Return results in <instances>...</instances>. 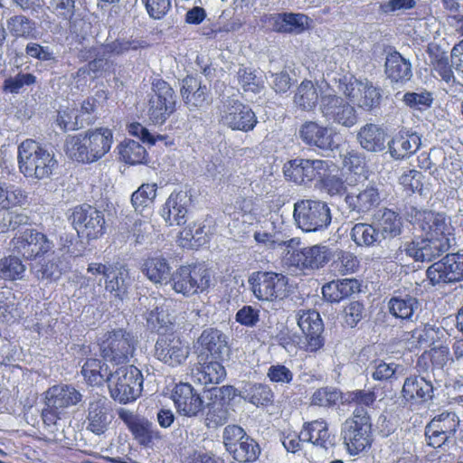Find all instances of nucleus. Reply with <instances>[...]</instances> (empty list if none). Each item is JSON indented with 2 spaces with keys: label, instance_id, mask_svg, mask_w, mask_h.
<instances>
[{
  "label": "nucleus",
  "instance_id": "15",
  "mask_svg": "<svg viewBox=\"0 0 463 463\" xmlns=\"http://www.w3.org/2000/svg\"><path fill=\"white\" fill-rule=\"evenodd\" d=\"M190 351L189 344L174 331L159 334L155 345L156 359L171 367L184 364Z\"/></svg>",
  "mask_w": 463,
  "mask_h": 463
},
{
  "label": "nucleus",
  "instance_id": "31",
  "mask_svg": "<svg viewBox=\"0 0 463 463\" xmlns=\"http://www.w3.org/2000/svg\"><path fill=\"white\" fill-rule=\"evenodd\" d=\"M197 345L198 357L221 358L227 345L226 335L217 328H205L198 337Z\"/></svg>",
  "mask_w": 463,
  "mask_h": 463
},
{
  "label": "nucleus",
  "instance_id": "64",
  "mask_svg": "<svg viewBox=\"0 0 463 463\" xmlns=\"http://www.w3.org/2000/svg\"><path fill=\"white\" fill-rule=\"evenodd\" d=\"M398 366L395 363L376 359L373 362L372 378L377 382H391L395 379Z\"/></svg>",
  "mask_w": 463,
  "mask_h": 463
},
{
  "label": "nucleus",
  "instance_id": "47",
  "mask_svg": "<svg viewBox=\"0 0 463 463\" xmlns=\"http://www.w3.org/2000/svg\"><path fill=\"white\" fill-rule=\"evenodd\" d=\"M6 25L10 34L14 38L36 39L38 37L35 22L25 15L17 14L10 17Z\"/></svg>",
  "mask_w": 463,
  "mask_h": 463
},
{
  "label": "nucleus",
  "instance_id": "57",
  "mask_svg": "<svg viewBox=\"0 0 463 463\" xmlns=\"http://www.w3.org/2000/svg\"><path fill=\"white\" fill-rule=\"evenodd\" d=\"M426 276L430 284L432 286L454 282L450 277L449 269L447 261L445 260V256L441 260L432 263L427 269Z\"/></svg>",
  "mask_w": 463,
  "mask_h": 463
},
{
  "label": "nucleus",
  "instance_id": "33",
  "mask_svg": "<svg viewBox=\"0 0 463 463\" xmlns=\"http://www.w3.org/2000/svg\"><path fill=\"white\" fill-rule=\"evenodd\" d=\"M420 144L421 139L417 133L400 130L388 143L389 152L394 159H403L413 155Z\"/></svg>",
  "mask_w": 463,
  "mask_h": 463
},
{
  "label": "nucleus",
  "instance_id": "22",
  "mask_svg": "<svg viewBox=\"0 0 463 463\" xmlns=\"http://www.w3.org/2000/svg\"><path fill=\"white\" fill-rule=\"evenodd\" d=\"M320 109L327 121L345 128H351L357 122L355 109L343 98L335 94L321 96Z\"/></svg>",
  "mask_w": 463,
  "mask_h": 463
},
{
  "label": "nucleus",
  "instance_id": "2",
  "mask_svg": "<svg viewBox=\"0 0 463 463\" xmlns=\"http://www.w3.org/2000/svg\"><path fill=\"white\" fill-rule=\"evenodd\" d=\"M113 144V132L109 128L99 127L83 134L67 137L64 150L73 161L90 164L108 154Z\"/></svg>",
  "mask_w": 463,
  "mask_h": 463
},
{
  "label": "nucleus",
  "instance_id": "8",
  "mask_svg": "<svg viewBox=\"0 0 463 463\" xmlns=\"http://www.w3.org/2000/svg\"><path fill=\"white\" fill-rule=\"evenodd\" d=\"M256 298L260 301L275 302L288 296L289 284L287 276L274 271H254L248 279Z\"/></svg>",
  "mask_w": 463,
  "mask_h": 463
},
{
  "label": "nucleus",
  "instance_id": "17",
  "mask_svg": "<svg viewBox=\"0 0 463 463\" xmlns=\"http://www.w3.org/2000/svg\"><path fill=\"white\" fill-rule=\"evenodd\" d=\"M260 23L269 32L301 34L310 27L311 19L300 13H274L263 14Z\"/></svg>",
  "mask_w": 463,
  "mask_h": 463
},
{
  "label": "nucleus",
  "instance_id": "43",
  "mask_svg": "<svg viewBox=\"0 0 463 463\" xmlns=\"http://www.w3.org/2000/svg\"><path fill=\"white\" fill-rule=\"evenodd\" d=\"M170 269L167 260L162 256L147 257L141 266L143 274L156 284L170 279Z\"/></svg>",
  "mask_w": 463,
  "mask_h": 463
},
{
  "label": "nucleus",
  "instance_id": "18",
  "mask_svg": "<svg viewBox=\"0 0 463 463\" xmlns=\"http://www.w3.org/2000/svg\"><path fill=\"white\" fill-rule=\"evenodd\" d=\"M459 422L458 415L452 411L435 416L425 427L427 444L434 449L440 448L455 437Z\"/></svg>",
  "mask_w": 463,
  "mask_h": 463
},
{
  "label": "nucleus",
  "instance_id": "13",
  "mask_svg": "<svg viewBox=\"0 0 463 463\" xmlns=\"http://www.w3.org/2000/svg\"><path fill=\"white\" fill-rule=\"evenodd\" d=\"M236 389L223 385L211 392L208 402L203 408V423L208 429H217L230 419V402L235 397Z\"/></svg>",
  "mask_w": 463,
  "mask_h": 463
},
{
  "label": "nucleus",
  "instance_id": "3",
  "mask_svg": "<svg viewBox=\"0 0 463 463\" xmlns=\"http://www.w3.org/2000/svg\"><path fill=\"white\" fill-rule=\"evenodd\" d=\"M341 439L349 456H358L371 449L374 441L373 421L365 408L356 407L344 421Z\"/></svg>",
  "mask_w": 463,
  "mask_h": 463
},
{
  "label": "nucleus",
  "instance_id": "19",
  "mask_svg": "<svg viewBox=\"0 0 463 463\" xmlns=\"http://www.w3.org/2000/svg\"><path fill=\"white\" fill-rule=\"evenodd\" d=\"M411 216L413 219V222L428 237L439 240H450V237L453 235L454 228L444 213L413 208Z\"/></svg>",
  "mask_w": 463,
  "mask_h": 463
},
{
  "label": "nucleus",
  "instance_id": "27",
  "mask_svg": "<svg viewBox=\"0 0 463 463\" xmlns=\"http://www.w3.org/2000/svg\"><path fill=\"white\" fill-rule=\"evenodd\" d=\"M299 137L305 145L324 151L333 150L336 146L332 129L317 121L304 122L299 128Z\"/></svg>",
  "mask_w": 463,
  "mask_h": 463
},
{
  "label": "nucleus",
  "instance_id": "5",
  "mask_svg": "<svg viewBox=\"0 0 463 463\" xmlns=\"http://www.w3.org/2000/svg\"><path fill=\"white\" fill-rule=\"evenodd\" d=\"M213 274L205 262H192L179 266L170 276L172 289L184 298L207 294Z\"/></svg>",
  "mask_w": 463,
  "mask_h": 463
},
{
  "label": "nucleus",
  "instance_id": "1",
  "mask_svg": "<svg viewBox=\"0 0 463 463\" xmlns=\"http://www.w3.org/2000/svg\"><path fill=\"white\" fill-rule=\"evenodd\" d=\"M288 260L289 265L301 269H315L328 264L329 271L335 277L354 274L361 267L360 259L355 253L339 248L333 250L322 245L295 250L289 253Z\"/></svg>",
  "mask_w": 463,
  "mask_h": 463
},
{
  "label": "nucleus",
  "instance_id": "16",
  "mask_svg": "<svg viewBox=\"0 0 463 463\" xmlns=\"http://www.w3.org/2000/svg\"><path fill=\"white\" fill-rule=\"evenodd\" d=\"M330 166L329 160L297 157L284 164L283 174L288 181L307 184L317 182L320 175H325Z\"/></svg>",
  "mask_w": 463,
  "mask_h": 463
},
{
  "label": "nucleus",
  "instance_id": "30",
  "mask_svg": "<svg viewBox=\"0 0 463 463\" xmlns=\"http://www.w3.org/2000/svg\"><path fill=\"white\" fill-rule=\"evenodd\" d=\"M43 400L52 407L63 411L78 405L82 394L71 384L58 383L49 387L43 393Z\"/></svg>",
  "mask_w": 463,
  "mask_h": 463
},
{
  "label": "nucleus",
  "instance_id": "39",
  "mask_svg": "<svg viewBox=\"0 0 463 463\" xmlns=\"http://www.w3.org/2000/svg\"><path fill=\"white\" fill-rule=\"evenodd\" d=\"M184 196L182 192H173L166 199L161 210V216L168 225L181 226L185 223L187 208L183 202Z\"/></svg>",
  "mask_w": 463,
  "mask_h": 463
},
{
  "label": "nucleus",
  "instance_id": "44",
  "mask_svg": "<svg viewBox=\"0 0 463 463\" xmlns=\"http://www.w3.org/2000/svg\"><path fill=\"white\" fill-rule=\"evenodd\" d=\"M450 359L449 348L447 345L434 346L425 351L417 360V367L422 371L442 368Z\"/></svg>",
  "mask_w": 463,
  "mask_h": 463
},
{
  "label": "nucleus",
  "instance_id": "45",
  "mask_svg": "<svg viewBox=\"0 0 463 463\" xmlns=\"http://www.w3.org/2000/svg\"><path fill=\"white\" fill-rule=\"evenodd\" d=\"M27 194L21 187L0 182V210L22 207L27 202Z\"/></svg>",
  "mask_w": 463,
  "mask_h": 463
},
{
  "label": "nucleus",
  "instance_id": "14",
  "mask_svg": "<svg viewBox=\"0 0 463 463\" xmlns=\"http://www.w3.org/2000/svg\"><path fill=\"white\" fill-rule=\"evenodd\" d=\"M87 271L93 276L102 275L105 279V289L116 298L122 300L128 295L130 276L125 264L116 262L106 265L91 262L88 265Z\"/></svg>",
  "mask_w": 463,
  "mask_h": 463
},
{
  "label": "nucleus",
  "instance_id": "55",
  "mask_svg": "<svg viewBox=\"0 0 463 463\" xmlns=\"http://www.w3.org/2000/svg\"><path fill=\"white\" fill-rule=\"evenodd\" d=\"M260 454V448L259 443L248 436L237 446L236 451L232 456L239 463H250L256 461Z\"/></svg>",
  "mask_w": 463,
  "mask_h": 463
},
{
  "label": "nucleus",
  "instance_id": "63",
  "mask_svg": "<svg viewBox=\"0 0 463 463\" xmlns=\"http://www.w3.org/2000/svg\"><path fill=\"white\" fill-rule=\"evenodd\" d=\"M381 101L379 90L369 83H362L356 104L365 109L377 107Z\"/></svg>",
  "mask_w": 463,
  "mask_h": 463
},
{
  "label": "nucleus",
  "instance_id": "50",
  "mask_svg": "<svg viewBox=\"0 0 463 463\" xmlns=\"http://www.w3.org/2000/svg\"><path fill=\"white\" fill-rule=\"evenodd\" d=\"M390 313L396 318L409 320L418 308L419 301L416 298L406 295L405 297H392L389 300Z\"/></svg>",
  "mask_w": 463,
  "mask_h": 463
},
{
  "label": "nucleus",
  "instance_id": "41",
  "mask_svg": "<svg viewBox=\"0 0 463 463\" xmlns=\"http://www.w3.org/2000/svg\"><path fill=\"white\" fill-rule=\"evenodd\" d=\"M358 141L363 148L371 152H380L385 148L386 133L375 124H366L357 134Z\"/></svg>",
  "mask_w": 463,
  "mask_h": 463
},
{
  "label": "nucleus",
  "instance_id": "59",
  "mask_svg": "<svg viewBox=\"0 0 463 463\" xmlns=\"http://www.w3.org/2000/svg\"><path fill=\"white\" fill-rule=\"evenodd\" d=\"M75 108L66 107L57 111L56 124L62 131L77 130L83 127Z\"/></svg>",
  "mask_w": 463,
  "mask_h": 463
},
{
  "label": "nucleus",
  "instance_id": "46",
  "mask_svg": "<svg viewBox=\"0 0 463 463\" xmlns=\"http://www.w3.org/2000/svg\"><path fill=\"white\" fill-rule=\"evenodd\" d=\"M330 164L332 166L326 171L325 175H320L317 183L331 196L344 195L347 190L345 181L337 174L338 166L332 161Z\"/></svg>",
  "mask_w": 463,
  "mask_h": 463
},
{
  "label": "nucleus",
  "instance_id": "60",
  "mask_svg": "<svg viewBox=\"0 0 463 463\" xmlns=\"http://www.w3.org/2000/svg\"><path fill=\"white\" fill-rule=\"evenodd\" d=\"M37 81L33 73L18 72L15 76L6 78L3 82V90L6 93L17 94L25 86H32Z\"/></svg>",
  "mask_w": 463,
  "mask_h": 463
},
{
  "label": "nucleus",
  "instance_id": "9",
  "mask_svg": "<svg viewBox=\"0 0 463 463\" xmlns=\"http://www.w3.org/2000/svg\"><path fill=\"white\" fill-rule=\"evenodd\" d=\"M68 219L78 236L89 241L98 240L106 232L104 213L89 203L74 206Z\"/></svg>",
  "mask_w": 463,
  "mask_h": 463
},
{
  "label": "nucleus",
  "instance_id": "56",
  "mask_svg": "<svg viewBox=\"0 0 463 463\" xmlns=\"http://www.w3.org/2000/svg\"><path fill=\"white\" fill-rule=\"evenodd\" d=\"M29 224L30 217L26 213L0 210V233L15 231Z\"/></svg>",
  "mask_w": 463,
  "mask_h": 463
},
{
  "label": "nucleus",
  "instance_id": "28",
  "mask_svg": "<svg viewBox=\"0 0 463 463\" xmlns=\"http://www.w3.org/2000/svg\"><path fill=\"white\" fill-rule=\"evenodd\" d=\"M401 393L411 405H423L432 400L434 387L430 381L414 374L405 378Z\"/></svg>",
  "mask_w": 463,
  "mask_h": 463
},
{
  "label": "nucleus",
  "instance_id": "42",
  "mask_svg": "<svg viewBox=\"0 0 463 463\" xmlns=\"http://www.w3.org/2000/svg\"><path fill=\"white\" fill-rule=\"evenodd\" d=\"M320 90L312 80H304L297 88L294 103L302 110H313L318 104Z\"/></svg>",
  "mask_w": 463,
  "mask_h": 463
},
{
  "label": "nucleus",
  "instance_id": "7",
  "mask_svg": "<svg viewBox=\"0 0 463 463\" xmlns=\"http://www.w3.org/2000/svg\"><path fill=\"white\" fill-rule=\"evenodd\" d=\"M108 386L110 397L120 404H128L139 398L143 391L144 377L135 365L118 367Z\"/></svg>",
  "mask_w": 463,
  "mask_h": 463
},
{
  "label": "nucleus",
  "instance_id": "25",
  "mask_svg": "<svg viewBox=\"0 0 463 463\" xmlns=\"http://www.w3.org/2000/svg\"><path fill=\"white\" fill-rule=\"evenodd\" d=\"M450 248V240L419 237L405 244V253L416 261H431Z\"/></svg>",
  "mask_w": 463,
  "mask_h": 463
},
{
  "label": "nucleus",
  "instance_id": "29",
  "mask_svg": "<svg viewBox=\"0 0 463 463\" xmlns=\"http://www.w3.org/2000/svg\"><path fill=\"white\" fill-rule=\"evenodd\" d=\"M192 376L203 385L218 384L226 377V369L221 358L198 357L192 368Z\"/></svg>",
  "mask_w": 463,
  "mask_h": 463
},
{
  "label": "nucleus",
  "instance_id": "35",
  "mask_svg": "<svg viewBox=\"0 0 463 463\" xmlns=\"http://www.w3.org/2000/svg\"><path fill=\"white\" fill-rule=\"evenodd\" d=\"M348 207L359 213H368L381 203L379 189L375 185H367L357 194L350 193L345 196Z\"/></svg>",
  "mask_w": 463,
  "mask_h": 463
},
{
  "label": "nucleus",
  "instance_id": "48",
  "mask_svg": "<svg viewBox=\"0 0 463 463\" xmlns=\"http://www.w3.org/2000/svg\"><path fill=\"white\" fill-rule=\"evenodd\" d=\"M119 160L127 165H135L146 162V148L135 140H125L118 146Z\"/></svg>",
  "mask_w": 463,
  "mask_h": 463
},
{
  "label": "nucleus",
  "instance_id": "62",
  "mask_svg": "<svg viewBox=\"0 0 463 463\" xmlns=\"http://www.w3.org/2000/svg\"><path fill=\"white\" fill-rule=\"evenodd\" d=\"M339 399L340 392L336 389L322 387L314 392L310 403L314 406L331 408L337 403Z\"/></svg>",
  "mask_w": 463,
  "mask_h": 463
},
{
  "label": "nucleus",
  "instance_id": "53",
  "mask_svg": "<svg viewBox=\"0 0 463 463\" xmlns=\"http://www.w3.org/2000/svg\"><path fill=\"white\" fill-rule=\"evenodd\" d=\"M350 236L357 246L370 247L378 241L379 230L372 224L358 222L353 226Z\"/></svg>",
  "mask_w": 463,
  "mask_h": 463
},
{
  "label": "nucleus",
  "instance_id": "37",
  "mask_svg": "<svg viewBox=\"0 0 463 463\" xmlns=\"http://www.w3.org/2000/svg\"><path fill=\"white\" fill-rule=\"evenodd\" d=\"M181 95L185 105L190 108H203L210 102L208 88L193 76H186L183 80Z\"/></svg>",
  "mask_w": 463,
  "mask_h": 463
},
{
  "label": "nucleus",
  "instance_id": "10",
  "mask_svg": "<svg viewBox=\"0 0 463 463\" xmlns=\"http://www.w3.org/2000/svg\"><path fill=\"white\" fill-rule=\"evenodd\" d=\"M294 219L305 232H316L326 229L332 216L326 203L316 200H300L294 204Z\"/></svg>",
  "mask_w": 463,
  "mask_h": 463
},
{
  "label": "nucleus",
  "instance_id": "24",
  "mask_svg": "<svg viewBox=\"0 0 463 463\" xmlns=\"http://www.w3.org/2000/svg\"><path fill=\"white\" fill-rule=\"evenodd\" d=\"M118 414L140 446L150 447L156 440L162 439L160 431L148 420L126 409L118 410Z\"/></svg>",
  "mask_w": 463,
  "mask_h": 463
},
{
  "label": "nucleus",
  "instance_id": "38",
  "mask_svg": "<svg viewBox=\"0 0 463 463\" xmlns=\"http://www.w3.org/2000/svg\"><path fill=\"white\" fill-rule=\"evenodd\" d=\"M80 373L86 383L92 387H101L105 383L109 385V374H113L105 361L92 357L86 359Z\"/></svg>",
  "mask_w": 463,
  "mask_h": 463
},
{
  "label": "nucleus",
  "instance_id": "61",
  "mask_svg": "<svg viewBox=\"0 0 463 463\" xmlns=\"http://www.w3.org/2000/svg\"><path fill=\"white\" fill-rule=\"evenodd\" d=\"M248 436L244 429L239 425L226 426L222 435L225 449L232 455L236 451L237 446Z\"/></svg>",
  "mask_w": 463,
  "mask_h": 463
},
{
  "label": "nucleus",
  "instance_id": "54",
  "mask_svg": "<svg viewBox=\"0 0 463 463\" xmlns=\"http://www.w3.org/2000/svg\"><path fill=\"white\" fill-rule=\"evenodd\" d=\"M156 184H142L131 195V204L137 212H143L156 196Z\"/></svg>",
  "mask_w": 463,
  "mask_h": 463
},
{
  "label": "nucleus",
  "instance_id": "23",
  "mask_svg": "<svg viewBox=\"0 0 463 463\" xmlns=\"http://www.w3.org/2000/svg\"><path fill=\"white\" fill-rule=\"evenodd\" d=\"M298 325L304 335L302 349L314 353L324 346L322 336L324 324L318 312L315 310L303 311L298 319Z\"/></svg>",
  "mask_w": 463,
  "mask_h": 463
},
{
  "label": "nucleus",
  "instance_id": "52",
  "mask_svg": "<svg viewBox=\"0 0 463 463\" xmlns=\"http://www.w3.org/2000/svg\"><path fill=\"white\" fill-rule=\"evenodd\" d=\"M25 272V266L20 257L8 255L0 259V278L14 281L21 279Z\"/></svg>",
  "mask_w": 463,
  "mask_h": 463
},
{
  "label": "nucleus",
  "instance_id": "11",
  "mask_svg": "<svg viewBox=\"0 0 463 463\" xmlns=\"http://www.w3.org/2000/svg\"><path fill=\"white\" fill-rule=\"evenodd\" d=\"M10 246L14 254L24 260L33 261L43 259L52 250V241L43 232L27 228L14 234Z\"/></svg>",
  "mask_w": 463,
  "mask_h": 463
},
{
  "label": "nucleus",
  "instance_id": "40",
  "mask_svg": "<svg viewBox=\"0 0 463 463\" xmlns=\"http://www.w3.org/2000/svg\"><path fill=\"white\" fill-rule=\"evenodd\" d=\"M385 73L392 82L403 83L408 81L411 73V65L396 51L390 52L385 61Z\"/></svg>",
  "mask_w": 463,
  "mask_h": 463
},
{
  "label": "nucleus",
  "instance_id": "12",
  "mask_svg": "<svg viewBox=\"0 0 463 463\" xmlns=\"http://www.w3.org/2000/svg\"><path fill=\"white\" fill-rule=\"evenodd\" d=\"M147 115L155 125H163L176 111V96L171 85L158 79L152 83Z\"/></svg>",
  "mask_w": 463,
  "mask_h": 463
},
{
  "label": "nucleus",
  "instance_id": "34",
  "mask_svg": "<svg viewBox=\"0 0 463 463\" xmlns=\"http://www.w3.org/2000/svg\"><path fill=\"white\" fill-rule=\"evenodd\" d=\"M426 52L430 58V67L432 73L447 83L454 82L453 67L448 52L436 43H430Z\"/></svg>",
  "mask_w": 463,
  "mask_h": 463
},
{
  "label": "nucleus",
  "instance_id": "58",
  "mask_svg": "<svg viewBox=\"0 0 463 463\" xmlns=\"http://www.w3.org/2000/svg\"><path fill=\"white\" fill-rule=\"evenodd\" d=\"M239 84L246 92L260 93L264 88V82L260 77H258L255 71L242 67L240 68L238 72Z\"/></svg>",
  "mask_w": 463,
  "mask_h": 463
},
{
  "label": "nucleus",
  "instance_id": "6",
  "mask_svg": "<svg viewBox=\"0 0 463 463\" xmlns=\"http://www.w3.org/2000/svg\"><path fill=\"white\" fill-rule=\"evenodd\" d=\"M137 345L135 335L124 328L109 330L99 340L101 357L116 365H127L134 356Z\"/></svg>",
  "mask_w": 463,
  "mask_h": 463
},
{
  "label": "nucleus",
  "instance_id": "32",
  "mask_svg": "<svg viewBox=\"0 0 463 463\" xmlns=\"http://www.w3.org/2000/svg\"><path fill=\"white\" fill-rule=\"evenodd\" d=\"M361 284L356 279H337L323 285V298L331 304L340 303L353 294L360 292Z\"/></svg>",
  "mask_w": 463,
  "mask_h": 463
},
{
  "label": "nucleus",
  "instance_id": "21",
  "mask_svg": "<svg viewBox=\"0 0 463 463\" xmlns=\"http://www.w3.org/2000/svg\"><path fill=\"white\" fill-rule=\"evenodd\" d=\"M221 122L232 130L249 132L254 129L258 118L250 106L236 99L223 105Z\"/></svg>",
  "mask_w": 463,
  "mask_h": 463
},
{
  "label": "nucleus",
  "instance_id": "4",
  "mask_svg": "<svg viewBox=\"0 0 463 463\" xmlns=\"http://www.w3.org/2000/svg\"><path fill=\"white\" fill-rule=\"evenodd\" d=\"M17 159L19 170L26 178H48L58 166L54 154L32 138L24 140L18 146Z\"/></svg>",
  "mask_w": 463,
  "mask_h": 463
},
{
  "label": "nucleus",
  "instance_id": "49",
  "mask_svg": "<svg viewBox=\"0 0 463 463\" xmlns=\"http://www.w3.org/2000/svg\"><path fill=\"white\" fill-rule=\"evenodd\" d=\"M437 331L433 326L424 324L417 326L404 335L411 351L424 348L434 342Z\"/></svg>",
  "mask_w": 463,
  "mask_h": 463
},
{
  "label": "nucleus",
  "instance_id": "51",
  "mask_svg": "<svg viewBox=\"0 0 463 463\" xmlns=\"http://www.w3.org/2000/svg\"><path fill=\"white\" fill-rule=\"evenodd\" d=\"M245 400L257 407H269L274 402V393L265 383H253L245 390Z\"/></svg>",
  "mask_w": 463,
  "mask_h": 463
},
{
  "label": "nucleus",
  "instance_id": "20",
  "mask_svg": "<svg viewBox=\"0 0 463 463\" xmlns=\"http://www.w3.org/2000/svg\"><path fill=\"white\" fill-rule=\"evenodd\" d=\"M112 420V407L108 398L100 394L91 397L86 410V430L95 435H102L109 430Z\"/></svg>",
  "mask_w": 463,
  "mask_h": 463
},
{
  "label": "nucleus",
  "instance_id": "26",
  "mask_svg": "<svg viewBox=\"0 0 463 463\" xmlns=\"http://www.w3.org/2000/svg\"><path fill=\"white\" fill-rule=\"evenodd\" d=\"M171 398L177 411L189 418L197 416L203 408V398L188 383L175 384Z\"/></svg>",
  "mask_w": 463,
  "mask_h": 463
},
{
  "label": "nucleus",
  "instance_id": "36",
  "mask_svg": "<svg viewBox=\"0 0 463 463\" xmlns=\"http://www.w3.org/2000/svg\"><path fill=\"white\" fill-rule=\"evenodd\" d=\"M301 433L303 441L315 447L326 449L332 444L329 425L323 418L305 421L302 425Z\"/></svg>",
  "mask_w": 463,
  "mask_h": 463
}]
</instances>
